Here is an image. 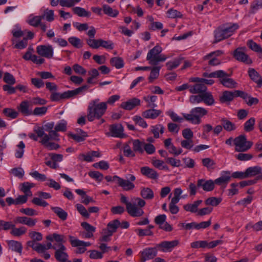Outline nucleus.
I'll list each match as a JSON object with an SVG mask.
<instances>
[{"label":"nucleus","instance_id":"nucleus-25","mask_svg":"<svg viewBox=\"0 0 262 262\" xmlns=\"http://www.w3.org/2000/svg\"><path fill=\"white\" fill-rule=\"evenodd\" d=\"M83 237L90 238L93 237L94 233L96 231V228L87 222H83Z\"/></svg>","mask_w":262,"mask_h":262},{"label":"nucleus","instance_id":"nucleus-22","mask_svg":"<svg viewBox=\"0 0 262 262\" xmlns=\"http://www.w3.org/2000/svg\"><path fill=\"white\" fill-rule=\"evenodd\" d=\"M248 73L250 79L255 82L257 87L260 88L262 86V77L253 68H249Z\"/></svg>","mask_w":262,"mask_h":262},{"label":"nucleus","instance_id":"nucleus-39","mask_svg":"<svg viewBox=\"0 0 262 262\" xmlns=\"http://www.w3.org/2000/svg\"><path fill=\"white\" fill-rule=\"evenodd\" d=\"M140 195L144 199L151 200L154 196L153 191L149 188L144 187L141 189Z\"/></svg>","mask_w":262,"mask_h":262},{"label":"nucleus","instance_id":"nucleus-34","mask_svg":"<svg viewBox=\"0 0 262 262\" xmlns=\"http://www.w3.org/2000/svg\"><path fill=\"white\" fill-rule=\"evenodd\" d=\"M236 97L235 91L231 92L225 91L223 93L222 96L220 97V101L222 102L231 101Z\"/></svg>","mask_w":262,"mask_h":262},{"label":"nucleus","instance_id":"nucleus-60","mask_svg":"<svg viewBox=\"0 0 262 262\" xmlns=\"http://www.w3.org/2000/svg\"><path fill=\"white\" fill-rule=\"evenodd\" d=\"M3 80L8 84H14L16 82L15 79L13 75L9 72L4 73Z\"/></svg>","mask_w":262,"mask_h":262},{"label":"nucleus","instance_id":"nucleus-12","mask_svg":"<svg viewBox=\"0 0 262 262\" xmlns=\"http://www.w3.org/2000/svg\"><path fill=\"white\" fill-rule=\"evenodd\" d=\"M36 52L40 56L50 59L53 56L54 50L50 45H39L36 47Z\"/></svg>","mask_w":262,"mask_h":262},{"label":"nucleus","instance_id":"nucleus-9","mask_svg":"<svg viewBox=\"0 0 262 262\" xmlns=\"http://www.w3.org/2000/svg\"><path fill=\"white\" fill-rule=\"evenodd\" d=\"M86 42L93 49H98L101 47L107 50H112L114 47L112 41L104 40L102 39H86Z\"/></svg>","mask_w":262,"mask_h":262},{"label":"nucleus","instance_id":"nucleus-56","mask_svg":"<svg viewBox=\"0 0 262 262\" xmlns=\"http://www.w3.org/2000/svg\"><path fill=\"white\" fill-rule=\"evenodd\" d=\"M247 45L251 50L255 52L259 53L262 52V48L260 45L253 41L252 40H248Z\"/></svg>","mask_w":262,"mask_h":262},{"label":"nucleus","instance_id":"nucleus-6","mask_svg":"<svg viewBox=\"0 0 262 262\" xmlns=\"http://www.w3.org/2000/svg\"><path fill=\"white\" fill-rule=\"evenodd\" d=\"M145 201L140 198L132 199V203L126 207L127 213L133 217H140L142 216L144 212L142 209L145 205Z\"/></svg>","mask_w":262,"mask_h":262},{"label":"nucleus","instance_id":"nucleus-33","mask_svg":"<svg viewBox=\"0 0 262 262\" xmlns=\"http://www.w3.org/2000/svg\"><path fill=\"white\" fill-rule=\"evenodd\" d=\"M83 31L85 32V34L89 37L87 39H95L96 30L93 26H89L87 24H83Z\"/></svg>","mask_w":262,"mask_h":262},{"label":"nucleus","instance_id":"nucleus-47","mask_svg":"<svg viewBox=\"0 0 262 262\" xmlns=\"http://www.w3.org/2000/svg\"><path fill=\"white\" fill-rule=\"evenodd\" d=\"M161 69V67L155 66L153 68H151V72L148 77L149 81L152 82L155 79L158 78L159 76V71Z\"/></svg>","mask_w":262,"mask_h":262},{"label":"nucleus","instance_id":"nucleus-27","mask_svg":"<svg viewBox=\"0 0 262 262\" xmlns=\"http://www.w3.org/2000/svg\"><path fill=\"white\" fill-rule=\"evenodd\" d=\"M222 53L223 52L221 51L217 50L205 56V59H207L212 57V58L209 60L208 64L212 66H217L220 64V61L215 57L221 55Z\"/></svg>","mask_w":262,"mask_h":262},{"label":"nucleus","instance_id":"nucleus-23","mask_svg":"<svg viewBox=\"0 0 262 262\" xmlns=\"http://www.w3.org/2000/svg\"><path fill=\"white\" fill-rule=\"evenodd\" d=\"M7 243L9 250L18 253L20 255H21L23 247L20 242L9 240L7 241Z\"/></svg>","mask_w":262,"mask_h":262},{"label":"nucleus","instance_id":"nucleus-1","mask_svg":"<svg viewBox=\"0 0 262 262\" xmlns=\"http://www.w3.org/2000/svg\"><path fill=\"white\" fill-rule=\"evenodd\" d=\"M35 133H29L28 137L32 140L37 141L38 138H42L39 142L49 150H56L59 148V144L50 142L49 136L45 133L43 128L40 126L35 127L33 129Z\"/></svg>","mask_w":262,"mask_h":262},{"label":"nucleus","instance_id":"nucleus-50","mask_svg":"<svg viewBox=\"0 0 262 262\" xmlns=\"http://www.w3.org/2000/svg\"><path fill=\"white\" fill-rule=\"evenodd\" d=\"M144 100L148 103L147 106L150 108H155L157 105L155 103L157 100L156 96H147L143 98Z\"/></svg>","mask_w":262,"mask_h":262},{"label":"nucleus","instance_id":"nucleus-19","mask_svg":"<svg viewBox=\"0 0 262 262\" xmlns=\"http://www.w3.org/2000/svg\"><path fill=\"white\" fill-rule=\"evenodd\" d=\"M231 180L230 172L229 171H224L221 177L216 179L214 181V185L221 186L225 188Z\"/></svg>","mask_w":262,"mask_h":262},{"label":"nucleus","instance_id":"nucleus-14","mask_svg":"<svg viewBox=\"0 0 262 262\" xmlns=\"http://www.w3.org/2000/svg\"><path fill=\"white\" fill-rule=\"evenodd\" d=\"M66 247L62 244H58V248L55 252V257L59 262H71L68 259L69 255L65 252Z\"/></svg>","mask_w":262,"mask_h":262},{"label":"nucleus","instance_id":"nucleus-8","mask_svg":"<svg viewBox=\"0 0 262 262\" xmlns=\"http://www.w3.org/2000/svg\"><path fill=\"white\" fill-rule=\"evenodd\" d=\"M235 150L237 152H245L249 150L253 145V142L247 141L245 135H241L234 139Z\"/></svg>","mask_w":262,"mask_h":262},{"label":"nucleus","instance_id":"nucleus-37","mask_svg":"<svg viewBox=\"0 0 262 262\" xmlns=\"http://www.w3.org/2000/svg\"><path fill=\"white\" fill-rule=\"evenodd\" d=\"M34 186V184L33 183L26 182L21 184L20 190L25 193V195L30 196L32 195V193L30 189Z\"/></svg>","mask_w":262,"mask_h":262},{"label":"nucleus","instance_id":"nucleus-53","mask_svg":"<svg viewBox=\"0 0 262 262\" xmlns=\"http://www.w3.org/2000/svg\"><path fill=\"white\" fill-rule=\"evenodd\" d=\"M225 74L223 70H217L210 73L205 72L203 74V76L208 78H218L223 77Z\"/></svg>","mask_w":262,"mask_h":262},{"label":"nucleus","instance_id":"nucleus-13","mask_svg":"<svg viewBox=\"0 0 262 262\" xmlns=\"http://www.w3.org/2000/svg\"><path fill=\"white\" fill-rule=\"evenodd\" d=\"M157 248H146L140 252V262L154 258L157 254Z\"/></svg>","mask_w":262,"mask_h":262},{"label":"nucleus","instance_id":"nucleus-24","mask_svg":"<svg viewBox=\"0 0 262 262\" xmlns=\"http://www.w3.org/2000/svg\"><path fill=\"white\" fill-rule=\"evenodd\" d=\"M162 113V111L161 110L151 108L143 112L142 116L145 118L155 119L159 116Z\"/></svg>","mask_w":262,"mask_h":262},{"label":"nucleus","instance_id":"nucleus-31","mask_svg":"<svg viewBox=\"0 0 262 262\" xmlns=\"http://www.w3.org/2000/svg\"><path fill=\"white\" fill-rule=\"evenodd\" d=\"M202 102L206 105L211 106L215 103V100L212 93L210 92L205 91L204 93L202 94Z\"/></svg>","mask_w":262,"mask_h":262},{"label":"nucleus","instance_id":"nucleus-10","mask_svg":"<svg viewBox=\"0 0 262 262\" xmlns=\"http://www.w3.org/2000/svg\"><path fill=\"white\" fill-rule=\"evenodd\" d=\"M246 51V47H238L234 51L233 56L236 60L249 65L252 63V60L247 54Z\"/></svg>","mask_w":262,"mask_h":262},{"label":"nucleus","instance_id":"nucleus-55","mask_svg":"<svg viewBox=\"0 0 262 262\" xmlns=\"http://www.w3.org/2000/svg\"><path fill=\"white\" fill-rule=\"evenodd\" d=\"M222 202V199L216 197H210L207 199L205 203L206 205H211L212 206H216Z\"/></svg>","mask_w":262,"mask_h":262},{"label":"nucleus","instance_id":"nucleus-62","mask_svg":"<svg viewBox=\"0 0 262 262\" xmlns=\"http://www.w3.org/2000/svg\"><path fill=\"white\" fill-rule=\"evenodd\" d=\"M4 114L11 119H15L18 116V113L14 110L10 108H5L3 110Z\"/></svg>","mask_w":262,"mask_h":262},{"label":"nucleus","instance_id":"nucleus-3","mask_svg":"<svg viewBox=\"0 0 262 262\" xmlns=\"http://www.w3.org/2000/svg\"><path fill=\"white\" fill-rule=\"evenodd\" d=\"M105 179L107 182L117 181L119 186L122 187L125 191L132 190L135 187L133 182L136 180V177L132 174H126L125 179H122L117 176L114 177L106 176Z\"/></svg>","mask_w":262,"mask_h":262},{"label":"nucleus","instance_id":"nucleus-32","mask_svg":"<svg viewBox=\"0 0 262 262\" xmlns=\"http://www.w3.org/2000/svg\"><path fill=\"white\" fill-rule=\"evenodd\" d=\"M262 8V0H255L250 5L248 16L254 14Z\"/></svg>","mask_w":262,"mask_h":262},{"label":"nucleus","instance_id":"nucleus-26","mask_svg":"<svg viewBox=\"0 0 262 262\" xmlns=\"http://www.w3.org/2000/svg\"><path fill=\"white\" fill-rule=\"evenodd\" d=\"M30 102L27 100L23 101L18 106V111L25 116L32 115V110L30 108Z\"/></svg>","mask_w":262,"mask_h":262},{"label":"nucleus","instance_id":"nucleus-20","mask_svg":"<svg viewBox=\"0 0 262 262\" xmlns=\"http://www.w3.org/2000/svg\"><path fill=\"white\" fill-rule=\"evenodd\" d=\"M110 133H107V136L114 137L122 138L123 128L121 124H112L110 126Z\"/></svg>","mask_w":262,"mask_h":262},{"label":"nucleus","instance_id":"nucleus-36","mask_svg":"<svg viewBox=\"0 0 262 262\" xmlns=\"http://www.w3.org/2000/svg\"><path fill=\"white\" fill-rule=\"evenodd\" d=\"M261 171H262V168L258 166L250 167L246 170L247 178L257 176L261 173Z\"/></svg>","mask_w":262,"mask_h":262},{"label":"nucleus","instance_id":"nucleus-63","mask_svg":"<svg viewBox=\"0 0 262 262\" xmlns=\"http://www.w3.org/2000/svg\"><path fill=\"white\" fill-rule=\"evenodd\" d=\"M181 63V60L175 59L172 61H170L166 63V66L168 70H172L177 68Z\"/></svg>","mask_w":262,"mask_h":262},{"label":"nucleus","instance_id":"nucleus-35","mask_svg":"<svg viewBox=\"0 0 262 262\" xmlns=\"http://www.w3.org/2000/svg\"><path fill=\"white\" fill-rule=\"evenodd\" d=\"M47 239L50 241H53L55 240L56 242L62 244L66 242V238L63 235L59 234L57 233H53L52 235H49L46 237Z\"/></svg>","mask_w":262,"mask_h":262},{"label":"nucleus","instance_id":"nucleus-18","mask_svg":"<svg viewBox=\"0 0 262 262\" xmlns=\"http://www.w3.org/2000/svg\"><path fill=\"white\" fill-rule=\"evenodd\" d=\"M140 100L138 98H134L126 101L122 102L120 107L124 110L130 111L134 109L136 106L140 105Z\"/></svg>","mask_w":262,"mask_h":262},{"label":"nucleus","instance_id":"nucleus-16","mask_svg":"<svg viewBox=\"0 0 262 262\" xmlns=\"http://www.w3.org/2000/svg\"><path fill=\"white\" fill-rule=\"evenodd\" d=\"M214 182L212 180H205L204 179L198 180V188H202L205 191H211L214 188Z\"/></svg>","mask_w":262,"mask_h":262},{"label":"nucleus","instance_id":"nucleus-40","mask_svg":"<svg viewBox=\"0 0 262 262\" xmlns=\"http://www.w3.org/2000/svg\"><path fill=\"white\" fill-rule=\"evenodd\" d=\"M103 10L104 14L112 17H116L119 14V11L116 9H113L107 5H103Z\"/></svg>","mask_w":262,"mask_h":262},{"label":"nucleus","instance_id":"nucleus-5","mask_svg":"<svg viewBox=\"0 0 262 262\" xmlns=\"http://www.w3.org/2000/svg\"><path fill=\"white\" fill-rule=\"evenodd\" d=\"M208 111L202 107H195L192 108L189 114H183L185 120L194 124H199L201 118L208 114Z\"/></svg>","mask_w":262,"mask_h":262},{"label":"nucleus","instance_id":"nucleus-43","mask_svg":"<svg viewBox=\"0 0 262 262\" xmlns=\"http://www.w3.org/2000/svg\"><path fill=\"white\" fill-rule=\"evenodd\" d=\"M120 225V222L118 220H114L109 222L107 225L106 228L104 229L108 230L110 232H111V233L113 234V233L116 231L117 229L119 227Z\"/></svg>","mask_w":262,"mask_h":262},{"label":"nucleus","instance_id":"nucleus-57","mask_svg":"<svg viewBox=\"0 0 262 262\" xmlns=\"http://www.w3.org/2000/svg\"><path fill=\"white\" fill-rule=\"evenodd\" d=\"M67 121L64 119L60 120L55 125L54 129L58 132H65L67 128Z\"/></svg>","mask_w":262,"mask_h":262},{"label":"nucleus","instance_id":"nucleus-28","mask_svg":"<svg viewBox=\"0 0 262 262\" xmlns=\"http://www.w3.org/2000/svg\"><path fill=\"white\" fill-rule=\"evenodd\" d=\"M202 203L201 200L194 201L192 203H188L183 206L184 209L187 212H190L192 213H197L199 211V206Z\"/></svg>","mask_w":262,"mask_h":262},{"label":"nucleus","instance_id":"nucleus-38","mask_svg":"<svg viewBox=\"0 0 262 262\" xmlns=\"http://www.w3.org/2000/svg\"><path fill=\"white\" fill-rule=\"evenodd\" d=\"M42 17L41 15L33 16L31 15L29 17L28 24L34 27H37L41 23Z\"/></svg>","mask_w":262,"mask_h":262},{"label":"nucleus","instance_id":"nucleus-44","mask_svg":"<svg viewBox=\"0 0 262 262\" xmlns=\"http://www.w3.org/2000/svg\"><path fill=\"white\" fill-rule=\"evenodd\" d=\"M111 64L117 69H121L124 66V61L122 58L119 57H113L110 59Z\"/></svg>","mask_w":262,"mask_h":262},{"label":"nucleus","instance_id":"nucleus-64","mask_svg":"<svg viewBox=\"0 0 262 262\" xmlns=\"http://www.w3.org/2000/svg\"><path fill=\"white\" fill-rule=\"evenodd\" d=\"M166 162L170 164L172 167H180L181 165V161L179 159H177L172 157H167L165 159Z\"/></svg>","mask_w":262,"mask_h":262},{"label":"nucleus","instance_id":"nucleus-48","mask_svg":"<svg viewBox=\"0 0 262 262\" xmlns=\"http://www.w3.org/2000/svg\"><path fill=\"white\" fill-rule=\"evenodd\" d=\"M164 131V127L161 124H157L151 126V132L155 138H159V132L162 134Z\"/></svg>","mask_w":262,"mask_h":262},{"label":"nucleus","instance_id":"nucleus-58","mask_svg":"<svg viewBox=\"0 0 262 262\" xmlns=\"http://www.w3.org/2000/svg\"><path fill=\"white\" fill-rule=\"evenodd\" d=\"M81 91L82 86H80L78 88L74 90L64 92L63 93V97H64V99H68L77 95Z\"/></svg>","mask_w":262,"mask_h":262},{"label":"nucleus","instance_id":"nucleus-15","mask_svg":"<svg viewBox=\"0 0 262 262\" xmlns=\"http://www.w3.org/2000/svg\"><path fill=\"white\" fill-rule=\"evenodd\" d=\"M34 49L32 47H29L27 52L23 55V58L25 60H31L33 63L37 64H41L45 62V59L42 58L38 57L35 55H33Z\"/></svg>","mask_w":262,"mask_h":262},{"label":"nucleus","instance_id":"nucleus-52","mask_svg":"<svg viewBox=\"0 0 262 262\" xmlns=\"http://www.w3.org/2000/svg\"><path fill=\"white\" fill-rule=\"evenodd\" d=\"M99 211V208L96 206L90 207L88 209L83 207V217L89 219L90 214L91 213H97Z\"/></svg>","mask_w":262,"mask_h":262},{"label":"nucleus","instance_id":"nucleus-51","mask_svg":"<svg viewBox=\"0 0 262 262\" xmlns=\"http://www.w3.org/2000/svg\"><path fill=\"white\" fill-rule=\"evenodd\" d=\"M152 164L155 167L159 169L169 171L168 167L165 164L164 161L162 160L153 159L152 160Z\"/></svg>","mask_w":262,"mask_h":262},{"label":"nucleus","instance_id":"nucleus-49","mask_svg":"<svg viewBox=\"0 0 262 262\" xmlns=\"http://www.w3.org/2000/svg\"><path fill=\"white\" fill-rule=\"evenodd\" d=\"M27 232V228L24 226L16 228L15 226L10 231V234L14 236H20L25 234Z\"/></svg>","mask_w":262,"mask_h":262},{"label":"nucleus","instance_id":"nucleus-17","mask_svg":"<svg viewBox=\"0 0 262 262\" xmlns=\"http://www.w3.org/2000/svg\"><path fill=\"white\" fill-rule=\"evenodd\" d=\"M224 73L225 74L223 77H218V78H219L220 82L223 86L227 88L233 89L236 88L237 85L236 82L233 79L229 78L228 74L225 71Z\"/></svg>","mask_w":262,"mask_h":262},{"label":"nucleus","instance_id":"nucleus-46","mask_svg":"<svg viewBox=\"0 0 262 262\" xmlns=\"http://www.w3.org/2000/svg\"><path fill=\"white\" fill-rule=\"evenodd\" d=\"M101 236L99 238L100 243L107 242L111 240L113 234L107 230L103 229L101 232Z\"/></svg>","mask_w":262,"mask_h":262},{"label":"nucleus","instance_id":"nucleus-42","mask_svg":"<svg viewBox=\"0 0 262 262\" xmlns=\"http://www.w3.org/2000/svg\"><path fill=\"white\" fill-rule=\"evenodd\" d=\"M51 209L62 220L64 221L67 219L68 214L61 208L59 207H52Z\"/></svg>","mask_w":262,"mask_h":262},{"label":"nucleus","instance_id":"nucleus-45","mask_svg":"<svg viewBox=\"0 0 262 262\" xmlns=\"http://www.w3.org/2000/svg\"><path fill=\"white\" fill-rule=\"evenodd\" d=\"M223 128L228 132H231L236 129L235 125L230 121L225 119L221 120Z\"/></svg>","mask_w":262,"mask_h":262},{"label":"nucleus","instance_id":"nucleus-59","mask_svg":"<svg viewBox=\"0 0 262 262\" xmlns=\"http://www.w3.org/2000/svg\"><path fill=\"white\" fill-rule=\"evenodd\" d=\"M47 110L48 107L46 106L36 107L32 111V115L41 116L46 114Z\"/></svg>","mask_w":262,"mask_h":262},{"label":"nucleus","instance_id":"nucleus-21","mask_svg":"<svg viewBox=\"0 0 262 262\" xmlns=\"http://www.w3.org/2000/svg\"><path fill=\"white\" fill-rule=\"evenodd\" d=\"M14 222L15 224H21L29 227H33L35 225L37 220L27 216H17L14 219Z\"/></svg>","mask_w":262,"mask_h":262},{"label":"nucleus","instance_id":"nucleus-2","mask_svg":"<svg viewBox=\"0 0 262 262\" xmlns=\"http://www.w3.org/2000/svg\"><path fill=\"white\" fill-rule=\"evenodd\" d=\"M107 107L106 103L99 102V99L92 100L90 102L88 107V120L92 121L95 118H100L105 113Z\"/></svg>","mask_w":262,"mask_h":262},{"label":"nucleus","instance_id":"nucleus-29","mask_svg":"<svg viewBox=\"0 0 262 262\" xmlns=\"http://www.w3.org/2000/svg\"><path fill=\"white\" fill-rule=\"evenodd\" d=\"M141 172L146 177L154 180L157 179L159 177V174L156 170L147 166L141 167Z\"/></svg>","mask_w":262,"mask_h":262},{"label":"nucleus","instance_id":"nucleus-61","mask_svg":"<svg viewBox=\"0 0 262 262\" xmlns=\"http://www.w3.org/2000/svg\"><path fill=\"white\" fill-rule=\"evenodd\" d=\"M255 121V119L254 118H250L245 123L244 130L247 132L253 130L254 129Z\"/></svg>","mask_w":262,"mask_h":262},{"label":"nucleus","instance_id":"nucleus-41","mask_svg":"<svg viewBox=\"0 0 262 262\" xmlns=\"http://www.w3.org/2000/svg\"><path fill=\"white\" fill-rule=\"evenodd\" d=\"M42 19H46L47 21L52 22L54 20V12L52 10L46 9L41 15Z\"/></svg>","mask_w":262,"mask_h":262},{"label":"nucleus","instance_id":"nucleus-11","mask_svg":"<svg viewBox=\"0 0 262 262\" xmlns=\"http://www.w3.org/2000/svg\"><path fill=\"white\" fill-rule=\"evenodd\" d=\"M180 242L178 239L171 241H163L161 243L157 244L156 247L160 251L163 252H171L174 248L179 245Z\"/></svg>","mask_w":262,"mask_h":262},{"label":"nucleus","instance_id":"nucleus-30","mask_svg":"<svg viewBox=\"0 0 262 262\" xmlns=\"http://www.w3.org/2000/svg\"><path fill=\"white\" fill-rule=\"evenodd\" d=\"M206 86L202 82L196 83L193 85H191L190 88V93L192 94H203L207 91Z\"/></svg>","mask_w":262,"mask_h":262},{"label":"nucleus","instance_id":"nucleus-7","mask_svg":"<svg viewBox=\"0 0 262 262\" xmlns=\"http://www.w3.org/2000/svg\"><path fill=\"white\" fill-rule=\"evenodd\" d=\"M162 51V48L159 45H156L149 51L146 60L150 64L156 66L159 62H163L166 60L167 57L165 55L161 54Z\"/></svg>","mask_w":262,"mask_h":262},{"label":"nucleus","instance_id":"nucleus-54","mask_svg":"<svg viewBox=\"0 0 262 262\" xmlns=\"http://www.w3.org/2000/svg\"><path fill=\"white\" fill-rule=\"evenodd\" d=\"M17 149L16 150L15 156L16 158H21L24 154L25 144L23 141H20L17 145Z\"/></svg>","mask_w":262,"mask_h":262},{"label":"nucleus","instance_id":"nucleus-4","mask_svg":"<svg viewBox=\"0 0 262 262\" xmlns=\"http://www.w3.org/2000/svg\"><path fill=\"white\" fill-rule=\"evenodd\" d=\"M239 28L236 23L229 24L223 27L218 28L214 31L215 42H219L232 36Z\"/></svg>","mask_w":262,"mask_h":262}]
</instances>
